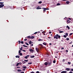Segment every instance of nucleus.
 <instances>
[{
  "label": "nucleus",
  "mask_w": 73,
  "mask_h": 73,
  "mask_svg": "<svg viewBox=\"0 0 73 73\" xmlns=\"http://www.w3.org/2000/svg\"><path fill=\"white\" fill-rule=\"evenodd\" d=\"M42 9H43V11H46V10H47V9H46V8H42Z\"/></svg>",
  "instance_id": "4"
},
{
  "label": "nucleus",
  "mask_w": 73,
  "mask_h": 73,
  "mask_svg": "<svg viewBox=\"0 0 73 73\" xmlns=\"http://www.w3.org/2000/svg\"><path fill=\"white\" fill-rule=\"evenodd\" d=\"M67 73V72H66V71H64L61 72V73Z\"/></svg>",
  "instance_id": "3"
},
{
  "label": "nucleus",
  "mask_w": 73,
  "mask_h": 73,
  "mask_svg": "<svg viewBox=\"0 0 73 73\" xmlns=\"http://www.w3.org/2000/svg\"><path fill=\"white\" fill-rule=\"evenodd\" d=\"M25 58L27 59V58H28V57L27 56H25Z\"/></svg>",
  "instance_id": "41"
},
{
  "label": "nucleus",
  "mask_w": 73,
  "mask_h": 73,
  "mask_svg": "<svg viewBox=\"0 0 73 73\" xmlns=\"http://www.w3.org/2000/svg\"><path fill=\"white\" fill-rule=\"evenodd\" d=\"M58 38H60L61 37V36L58 34H56V35H55L54 36V38H56V39H58Z\"/></svg>",
  "instance_id": "1"
},
{
  "label": "nucleus",
  "mask_w": 73,
  "mask_h": 73,
  "mask_svg": "<svg viewBox=\"0 0 73 73\" xmlns=\"http://www.w3.org/2000/svg\"><path fill=\"white\" fill-rule=\"evenodd\" d=\"M36 73H40V72L39 71H37L36 72Z\"/></svg>",
  "instance_id": "42"
},
{
  "label": "nucleus",
  "mask_w": 73,
  "mask_h": 73,
  "mask_svg": "<svg viewBox=\"0 0 73 73\" xmlns=\"http://www.w3.org/2000/svg\"><path fill=\"white\" fill-rule=\"evenodd\" d=\"M63 37H65V38H66V35H64L63 36Z\"/></svg>",
  "instance_id": "30"
},
{
  "label": "nucleus",
  "mask_w": 73,
  "mask_h": 73,
  "mask_svg": "<svg viewBox=\"0 0 73 73\" xmlns=\"http://www.w3.org/2000/svg\"><path fill=\"white\" fill-rule=\"evenodd\" d=\"M59 33H64V31H59Z\"/></svg>",
  "instance_id": "13"
},
{
  "label": "nucleus",
  "mask_w": 73,
  "mask_h": 73,
  "mask_svg": "<svg viewBox=\"0 0 73 73\" xmlns=\"http://www.w3.org/2000/svg\"><path fill=\"white\" fill-rule=\"evenodd\" d=\"M19 55H20V56H22V55H23V54H22V53H19Z\"/></svg>",
  "instance_id": "24"
},
{
  "label": "nucleus",
  "mask_w": 73,
  "mask_h": 73,
  "mask_svg": "<svg viewBox=\"0 0 73 73\" xmlns=\"http://www.w3.org/2000/svg\"><path fill=\"white\" fill-rule=\"evenodd\" d=\"M17 68H20V67H17Z\"/></svg>",
  "instance_id": "56"
},
{
  "label": "nucleus",
  "mask_w": 73,
  "mask_h": 73,
  "mask_svg": "<svg viewBox=\"0 0 73 73\" xmlns=\"http://www.w3.org/2000/svg\"><path fill=\"white\" fill-rule=\"evenodd\" d=\"M21 44H24V42L23 41H21Z\"/></svg>",
  "instance_id": "38"
},
{
  "label": "nucleus",
  "mask_w": 73,
  "mask_h": 73,
  "mask_svg": "<svg viewBox=\"0 0 73 73\" xmlns=\"http://www.w3.org/2000/svg\"><path fill=\"white\" fill-rule=\"evenodd\" d=\"M20 52H21V51H20V50H19V53H20Z\"/></svg>",
  "instance_id": "43"
},
{
  "label": "nucleus",
  "mask_w": 73,
  "mask_h": 73,
  "mask_svg": "<svg viewBox=\"0 0 73 73\" xmlns=\"http://www.w3.org/2000/svg\"><path fill=\"white\" fill-rule=\"evenodd\" d=\"M69 40V38H66V40H67L68 41V40Z\"/></svg>",
  "instance_id": "20"
},
{
  "label": "nucleus",
  "mask_w": 73,
  "mask_h": 73,
  "mask_svg": "<svg viewBox=\"0 0 73 73\" xmlns=\"http://www.w3.org/2000/svg\"><path fill=\"white\" fill-rule=\"evenodd\" d=\"M43 45H46V43L45 42H43Z\"/></svg>",
  "instance_id": "11"
},
{
  "label": "nucleus",
  "mask_w": 73,
  "mask_h": 73,
  "mask_svg": "<svg viewBox=\"0 0 73 73\" xmlns=\"http://www.w3.org/2000/svg\"><path fill=\"white\" fill-rule=\"evenodd\" d=\"M44 65H48V63L47 62H45L44 63Z\"/></svg>",
  "instance_id": "10"
},
{
  "label": "nucleus",
  "mask_w": 73,
  "mask_h": 73,
  "mask_svg": "<svg viewBox=\"0 0 73 73\" xmlns=\"http://www.w3.org/2000/svg\"><path fill=\"white\" fill-rule=\"evenodd\" d=\"M72 42H70V43H69V44H72Z\"/></svg>",
  "instance_id": "52"
},
{
  "label": "nucleus",
  "mask_w": 73,
  "mask_h": 73,
  "mask_svg": "<svg viewBox=\"0 0 73 73\" xmlns=\"http://www.w3.org/2000/svg\"><path fill=\"white\" fill-rule=\"evenodd\" d=\"M66 28H68V29L69 30V29H70V27H69L68 26H66Z\"/></svg>",
  "instance_id": "7"
},
{
  "label": "nucleus",
  "mask_w": 73,
  "mask_h": 73,
  "mask_svg": "<svg viewBox=\"0 0 73 73\" xmlns=\"http://www.w3.org/2000/svg\"><path fill=\"white\" fill-rule=\"evenodd\" d=\"M68 64L69 65H70V64H71V63L70 62H68Z\"/></svg>",
  "instance_id": "29"
},
{
  "label": "nucleus",
  "mask_w": 73,
  "mask_h": 73,
  "mask_svg": "<svg viewBox=\"0 0 73 73\" xmlns=\"http://www.w3.org/2000/svg\"><path fill=\"white\" fill-rule=\"evenodd\" d=\"M23 68H25V69H26L27 68L26 66H23Z\"/></svg>",
  "instance_id": "31"
},
{
  "label": "nucleus",
  "mask_w": 73,
  "mask_h": 73,
  "mask_svg": "<svg viewBox=\"0 0 73 73\" xmlns=\"http://www.w3.org/2000/svg\"><path fill=\"white\" fill-rule=\"evenodd\" d=\"M41 9V8H36V9Z\"/></svg>",
  "instance_id": "35"
},
{
  "label": "nucleus",
  "mask_w": 73,
  "mask_h": 73,
  "mask_svg": "<svg viewBox=\"0 0 73 73\" xmlns=\"http://www.w3.org/2000/svg\"><path fill=\"white\" fill-rule=\"evenodd\" d=\"M0 4H4V2H0Z\"/></svg>",
  "instance_id": "33"
},
{
  "label": "nucleus",
  "mask_w": 73,
  "mask_h": 73,
  "mask_svg": "<svg viewBox=\"0 0 73 73\" xmlns=\"http://www.w3.org/2000/svg\"><path fill=\"white\" fill-rule=\"evenodd\" d=\"M32 43H33V42H32V41H29V44H32Z\"/></svg>",
  "instance_id": "6"
},
{
  "label": "nucleus",
  "mask_w": 73,
  "mask_h": 73,
  "mask_svg": "<svg viewBox=\"0 0 73 73\" xmlns=\"http://www.w3.org/2000/svg\"><path fill=\"white\" fill-rule=\"evenodd\" d=\"M23 52H25V50H23Z\"/></svg>",
  "instance_id": "62"
},
{
  "label": "nucleus",
  "mask_w": 73,
  "mask_h": 73,
  "mask_svg": "<svg viewBox=\"0 0 73 73\" xmlns=\"http://www.w3.org/2000/svg\"><path fill=\"white\" fill-rule=\"evenodd\" d=\"M26 56L27 57H29V55H27Z\"/></svg>",
  "instance_id": "44"
},
{
  "label": "nucleus",
  "mask_w": 73,
  "mask_h": 73,
  "mask_svg": "<svg viewBox=\"0 0 73 73\" xmlns=\"http://www.w3.org/2000/svg\"><path fill=\"white\" fill-rule=\"evenodd\" d=\"M27 39H24V40L25 41H27Z\"/></svg>",
  "instance_id": "54"
},
{
  "label": "nucleus",
  "mask_w": 73,
  "mask_h": 73,
  "mask_svg": "<svg viewBox=\"0 0 73 73\" xmlns=\"http://www.w3.org/2000/svg\"><path fill=\"white\" fill-rule=\"evenodd\" d=\"M52 33V32H49V33H50H50Z\"/></svg>",
  "instance_id": "59"
},
{
  "label": "nucleus",
  "mask_w": 73,
  "mask_h": 73,
  "mask_svg": "<svg viewBox=\"0 0 73 73\" xmlns=\"http://www.w3.org/2000/svg\"><path fill=\"white\" fill-rule=\"evenodd\" d=\"M33 44H31V46H33Z\"/></svg>",
  "instance_id": "48"
},
{
  "label": "nucleus",
  "mask_w": 73,
  "mask_h": 73,
  "mask_svg": "<svg viewBox=\"0 0 73 73\" xmlns=\"http://www.w3.org/2000/svg\"><path fill=\"white\" fill-rule=\"evenodd\" d=\"M48 38H49V39L51 38V37H48Z\"/></svg>",
  "instance_id": "47"
},
{
  "label": "nucleus",
  "mask_w": 73,
  "mask_h": 73,
  "mask_svg": "<svg viewBox=\"0 0 73 73\" xmlns=\"http://www.w3.org/2000/svg\"><path fill=\"white\" fill-rule=\"evenodd\" d=\"M63 61H65V60L64 59H63Z\"/></svg>",
  "instance_id": "61"
},
{
  "label": "nucleus",
  "mask_w": 73,
  "mask_h": 73,
  "mask_svg": "<svg viewBox=\"0 0 73 73\" xmlns=\"http://www.w3.org/2000/svg\"><path fill=\"white\" fill-rule=\"evenodd\" d=\"M18 42H19V44L20 43V42H21L20 41H19Z\"/></svg>",
  "instance_id": "50"
},
{
  "label": "nucleus",
  "mask_w": 73,
  "mask_h": 73,
  "mask_svg": "<svg viewBox=\"0 0 73 73\" xmlns=\"http://www.w3.org/2000/svg\"><path fill=\"white\" fill-rule=\"evenodd\" d=\"M66 19V17H65V18H64V19Z\"/></svg>",
  "instance_id": "64"
},
{
  "label": "nucleus",
  "mask_w": 73,
  "mask_h": 73,
  "mask_svg": "<svg viewBox=\"0 0 73 73\" xmlns=\"http://www.w3.org/2000/svg\"><path fill=\"white\" fill-rule=\"evenodd\" d=\"M4 6V5L3 4H2L0 5V8H2Z\"/></svg>",
  "instance_id": "2"
},
{
  "label": "nucleus",
  "mask_w": 73,
  "mask_h": 73,
  "mask_svg": "<svg viewBox=\"0 0 73 73\" xmlns=\"http://www.w3.org/2000/svg\"><path fill=\"white\" fill-rule=\"evenodd\" d=\"M66 35L68 36V33H66Z\"/></svg>",
  "instance_id": "37"
},
{
  "label": "nucleus",
  "mask_w": 73,
  "mask_h": 73,
  "mask_svg": "<svg viewBox=\"0 0 73 73\" xmlns=\"http://www.w3.org/2000/svg\"><path fill=\"white\" fill-rule=\"evenodd\" d=\"M42 33L43 34H44V33H45V31H44L42 32Z\"/></svg>",
  "instance_id": "21"
},
{
  "label": "nucleus",
  "mask_w": 73,
  "mask_h": 73,
  "mask_svg": "<svg viewBox=\"0 0 73 73\" xmlns=\"http://www.w3.org/2000/svg\"><path fill=\"white\" fill-rule=\"evenodd\" d=\"M69 73H73V72H69Z\"/></svg>",
  "instance_id": "58"
},
{
  "label": "nucleus",
  "mask_w": 73,
  "mask_h": 73,
  "mask_svg": "<svg viewBox=\"0 0 73 73\" xmlns=\"http://www.w3.org/2000/svg\"><path fill=\"white\" fill-rule=\"evenodd\" d=\"M31 73H35V72H31Z\"/></svg>",
  "instance_id": "53"
},
{
  "label": "nucleus",
  "mask_w": 73,
  "mask_h": 73,
  "mask_svg": "<svg viewBox=\"0 0 73 73\" xmlns=\"http://www.w3.org/2000/svg\"><path fill=\"white\" fill-rule=\"evenodd\" d=\"M67 0H63V1H67Z\"/></svg>",
  "instance_id": "46"
},
{
  "label": "nucleus",
  "mask_w": 73,
  "mask_h": 73,
  "mask_svg": "<svg viewBox=\"0 0 73 73\" xmlns=\"http://www.w3.org/2000/svg\"><path fill=\"white\" fill-rule=\"evenodd\" d=\"M38 41H42V40L41 39H39L38 40Z\"/></svg>",
  "instance_id": "16"
},
{
  "label": "nucleus",
  "mask_w": 73,
  "mask_h": 73,
  "mask_svg": "<svg viewBox=\"0 0 73 73\" xmlns=\"http://www.w3.org/2000/svg\"><path fill=\"white\" fill-rule=\"evenodd\" d=\"M30 57L31 58H34V57H35V56H31Z\"/></svg>",
  "instance_id": "14"
},
{
  "label": "nucleus",
  "mask_w": 73,
  "mask_h": 73,
  "mask_svg": "<svg viewBox=\"0 0 73 73\" xmlns=\"http://www.w3.org/2000/svg\"><path fill=\"white\" fill-rule=\"evenodd\" d=\"M35 38V37H34V36H31V38Z\"/></svg>",
  "instance_id": "12"
},
{
  "label": "nucleus",
  "mask_w": 73,
  "mask_h": 73,
  "mask_svg": "<svg viewBox=\"0 0 73 73\" xmlns=\"http://www.w3.org/2000/svg\"><path fill=\"white\" fill-rule=\"evenodd\" d=\"M30 52H33V50H32V49H30L29 50Z\"/></svg>",
  "instance_id": "15"
},
{
  "label": "nucleus",
  "mask_w": 73,
  "mask_h": 73,
  "mask_svg": "<svg viewBox=\"0 0 73 73\" xmlns=\"http://www.w3.org/2000/svg\"><path fill=\"white\" fill-rule=\"evenodd\" d=\"M36 33H37V32H36L34 33V34H36Z\"/></svg>",
  "instance_id": "51"
},
{
  "label": "nucleus",
  "mask_w": 73,
  "mask_h": 73,
  "mask_svg": "<svg viewBox=\"0 0 73 73\" xmlns=\"http://www.w3.org/2000/svg\"><path fill=\"white\" fill-rule=\"evenodd\" d=\"M65 69L66 70H67V71H69V70H70V68H66Z\"/></svg>",
  "instance_id": "5"
},
{
  "label": "nucleus",
  "mask_w": 73,
  "mask_h": 73,
  "mask_svg": "<svg viewBox=\"0 0 73 73\" xmlns=\"http://www.w3.org/2000/svg\"><path fill=\"white\" fill-rule=\"evenodd\" d=\"M66 4H69V1H67L66 2Z\"/></svg>",
  "instance_id": "8"
},
{
  "label": "nucleus",
  "mask_w": 73,
  "mask_h": 73,
  "mask_svg": "<svg viewBox=\"0 0 73 73\" xmlns=\"http://www.w3.org/2000/svg\"><path fill=\"white\" fill-rule=\"evenodd\" d=\"M27 38H31V36H28L27 37Z\"/></svg>",
  "instance_id": "17"
},
{
  "label": "nucleus",
  "mask_w": 73,
  "mask_h": 73,
  "mask_svg": "<svg viewBox=\"0 0 73 73\" xmlns=\"http://www.w3.org/2000/svg\"><path fill=\"white\" fill-rule=\"evenodd\" d=\"M19 64H20L19 63H17V65H16V66H19Z\"/></svg>",
  "instance_id": "18"
},
{
  "label": "nucleus",
  "mask_w": 73,
  "mask_h": 73,
  "mask_svg": "<svg viewBox=\"0 0 73 73\" xmlns=\"http://www.w3.org/2000/svg\"><path fill=\"white\" fill-rule=\"evenodd\" d=\"M15 57H16V58H19V56H16Z\"/></svg>",
  "instance_id": "27"
},
{
  "label": "nucleus",
  "mask_w": 73,
  "mask_h": 73,
  "mask_svg": "<svg viewBox=\"0 0 73 73\" xmlns=\"http://www.w3.org/2000/svg\"><path fill=\"white\" fill-rule=\"evenodd\" d=\"M55 62H56V61L54 60L53 61V63H54H54H55Z\"/></svg>",
  "instance_id": "36"
},
{
  "label": "nucleus",
  "mask_w": 73,
  "mask_h": 73,
  "mask_svg": "<svg viewBox=\"0 0 73 73\" xmlns=\"http://www.w3.org/2000/svg\"><path fill=\"white\" fill-rule=\"evenodd\" d=\"M48 65H49L50 64H51V63L50 62H49L47 64Z\"/></svg>",
  "instance_id": "25"
},
{
  "label": "nucleus",
  "mask_w": 73,
  "mask_h": 73,
  "mask_svg": "<svg viewBox=\"0 0 73 73\" xmlns=\"http://www.w3.org/2000/svg\"><path fill=\"white\" fill-rule=\"evenodd\" d=\"M49 45H52V44L50 43H49Z\"/></svg>",
  "instance_id": "60"
},
{
  "label": "nucleus",
  "mask_w": 73,
  "mask_h": 73,
  "mask_svg": "<svg viewBox=\"0 0 73 73\" xmlns=\"http://www.w3.org/2000/svg\"><path fill=\"white\" fill-rule=\"evenodd\" d=\"M73 35V33H71L69 35H70V36H71V35Z\"/></svg>",
  "instance_id": "39"
},
{
  "label": "nucleus",
  "mask_w": 73,
  "mask_h": 73,
  "mask_svg": "<svg viewBox=\"0 0 73 73\" xmlns=\"http://www.w3.org/2000/svg\"><path fill=\"white\" fill-rule=\"evenodd\" d=\"M21 73H24V72H21Z\"/></svg>",
  "instance_id": "57"
},
{
  "label": "nucleus",
  "mask_w": 73,
  "mask_h": 73,
  "mask_svg": "<svg viewBox=\"0 0 73 73\" xmlns=\"http://www.w3.org/2000/svg\"><path fill=\"white\" fill-rule=\"evenodd\" d=\"M23 46H24V47H27V46H25L24 45Z\"/></svg>",
  "instance_id": "49"
},
{
  "label": "nucleus",
  "mask_w": 73,
  "mask_h": 73,
  "mask_svg": "<svg viewBox=\"0 0 73 73\" xmlns=\"http://www.w3.org/2000/svg\"><path fill=\"white\" fill-rule=\"evenodd\" d=\"M20 50H23V48L21 47V48H20Z\"/></svg>",
  "instance_id": "28"
},
{
  "label": "nucleus",
  "mask_w": 73,
  "mask_h": 73,
  "mask_svg": "<svg viewBox=\"0 0 73 73\" xmlns=\"http://www.w3.org/2000/svg\"><path fill=\"white\" fill-rule=\"evenodd\" d=\"M32 64V62H30L29 63H28V64Z\"/></svg>",
  "instance_id": "32"
},
{
  "label": "nucleus",
  "mask_w": 73,
  "mask_h": 73,
  "mask_svg": "<svg viewBox=\"0 0 73 73\" xmlns=\"http://www.w3.org/2000/svg\"><path fill=\"white\" fill-rule=\"evenodd\" d=\"M71 71L73 72V69H71Z\"/></svg>",
  "instance_id": "63"
},
{
  "label": "nucleus",
  "mask_w": 73,
  "mask_h": 73,
  "mask_svg": "<svg viewBox=\"0 0 73 73\" xmlns=\"http://www.w3.org/2000/svg\"><path fill=\"white\" fill-rule=\"evenodd\" d=\"M36 51H37V52H38V48H36Z\"/></svg>",
  "instance_id": "26"
},
{
  "label": "nucleus",
  "mask_w": 73,
  "mask_h": 73,
  "mask_svg": "<svg viewBox=\"0 0 73 73\" xmlns=\"http://www.w3.org/2000/svg\"><path fill=\"white\" fill-rule=\"evenodd\" d=\"M25 61H26V62H28V60H25Z\"/></svg>",
  "instance_id": "40"
},
{
  "label": "nucleus",
  "mask_w": 73,
  "mask_h": 73,
  "mask_svg": "<svg viewBox=\"0 0 73 73\" xmlns=\"http://www.w3.org/2000/svg\"><path fill=\"white\" fill-rule=\"evenodd\" d=\"M64 49V47H63L62 48H61V49Z\"/></svg>",
  "instance_id": "55"
},
{
  "label": "nucleus",
  "mask_w": 73,
  "mask_h": 73,
  "mask_svg": "<svg viewBox=\"0 0 73 73\" xmlns=\"http://www.w3.org/2000/svg\"><path fill=\"white\" fill-rule=\"evenodd\" d=\"M61 5V4L58 3L56 5Z\"/></svg>",
  "instance_id": "19"
},
{
  "label": "nucleus",
  "mask_w": 73,
  "mask_h": 73,
  "mask_svg": "<svg viewBox=\"0 0 73 73\" xmlns=\"http://www.w3.org/2000/svg\"><path fill=\"white\" fill-rule=\"evenodd\" d=\"M67 23H70V21H69V20L68 19L67 20Z\"/></svg>",
  "instance_id": "9"
},
{
  "label": "nucleus",
  "mask_w": 73,
  "mask_h": 73,
  "mask_svg": "<svg viewBox=\"0 0 73 73\" xmlns=\"http://www.w3.org/2000/svg\"><path fill=\"white\" fill-rule=\"evenodd\" d=\"M66 52H68V50H66Z\"/></svg>",
  "instance_id": "45"
},
{
  "label": "nucleus",
  "mask_w": 73,
  "mask_h": 73,
  "mask_svg": "<svg viewBox=\"0 0 73 73\" xmlns=\"http://www.w3.org/2000/svg\"><path fill=\"white\" fill-rule=\"evenodd\" d=\"M25 44H26V45H29V44H28V43H26Z\"/></svg>",
  "instance_id": "34"
},
{
  "label": "nucleus",
  "mask_w": 73,
  "mask_h": 73,
  "mask_svg": "<svg viewBox=\"0 0 73 73\" xmlns=\"http://www.w3.org/2000/svg\"><path fill=\"white\" fill-rule=\"evenodd\" d=\"M38 4H41L42 3V2L41 1H39L38 3Z\"/></svg>",
  "instance_id": "22"
},
{
  "label": "nucleus",
  "mask_w": 73,
  "mask_h": 73,
  "mask_svg": "<svg viewBox=\"0 0 73 73\" xmlns=\"http://www.w3.org/2000/svg\"><path fill=\"white\" fill-rule=\"evenodd\" d=\"M18 72H21V70H17Z\"/></svg>",
  "instance_id": "23"
}]
</instances>
